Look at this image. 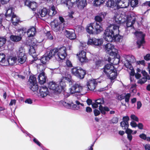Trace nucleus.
Here are the masks:
<instances>
[{
  "mask_svg": "<svg viewBox=\"0 0 150 150\" xmlns=\"http://www.w3.org/2000/svg\"><path fill=\"white\" fill-rule=\"evenodd\" d=\"M126 62L125 65L126 68L130 70L133 69L131 64L134 63L136 61L134 56L132 55H127L125 56Z\"/></svg>",
  "mask_w": 150,
  "mask_h": 150,
  "instance_id": "10",
  "label": "nucleus"
},
{
  "mask_svg": "<svg viewBox=\"0 0 150 150\" xmlns=\"http://www.w3.org/2000/svg\"><path fill=\"white\" fill-rule=\"evenodd\" d=\"M33 142L38 145L39 146H41V143L39 141L36 139L35 137H34L33 139Z\"/></svg>",
  "mask_w": 150,
  "mask_h": 150,
  "instance_id": "53",
  "label": "nucleus"
},
{
  "mask_svg": "<svg viewBox=\"0 0 150 150\" xmlns=\"http://www.w3.org/2000/svg\"><path fill=\"white\" fill-rule=\"evenodd\" d=\"M79 61L81 63L86 62L88 61V59L86 57H82L81 55L79 56Z\"/></svg>",
  "mask_w": 150,
  "mask_h": 150,
  "instance_id": "43",
  "label": "nucleus"
},
{
  "mask_svg": "<svg viewBox=\"0 0 150 150\" xmlns=\"http://www.w3.org/2000/svg\"><path fill=\"white\" fill-rule=\"evenodd\" d=\"M17 60V58L16 57H10L6 60V64H7L8 63L9 64L13 65L16 62Z\"/></svg>",
  "mask_w": 150,
  "mask_h": 150,
  "instance_id": "30",
  "label": "nucleus"
},
{
  "mask_svg": "<svg viewBox=\"0 0 150 150\" xmlns=\"http://www.w3.org/2000/svg\"><path fill=\"white\" fill-rule=\"evenodd\" d=\"M21 130L22 131V132L24 133L25 134L26 136H28L30 138V140H31L32 138V137H33L34 138L33 136L32 135L30 134L27 131H25V130H24L23 128H21Z\"/></svg>",
  "mask_w": 150,
  "mask_h": 150,
  "instance_id": "44",
  "label": "nucleus"
},
{
  "mask_svg": "<svg viewBox=\"0 0 150 150\" xmlns=\"http://www.w3.org/2000/svg\"><path fill=\"white\" fill-rule=\"evenodd\" d=\"M58 86V84L53 81L50 82L48 84L49 88L57 93H59L57 90Z\"/></svg>",
  "mask_w": 150,
  "mask_h": 150,
  "instance_id": "26",
  "label": "nucleus"
},
{
  "mask_svg": "<svg viewBox=\"0 0 150 150\" xmlns=\"http://www.w3.org/2000/svg\"><path fill=\"white\" fill-rule=\"evenodd\" d=\"M142 73L143 76L141 79H140L138 81V83L142 84L145 83L147 80H150V76L145 71H142Z\"/></svg>",
  "mask_w": 150,
  "mask_h": 150,
  "instance_id": "19",
  "label": "nucleus"
},
{
  "mask_svg": "<svg viewBox=\"0 0 150 150\" xmlns=\"http://www.w3.org/2000/svg\"><path fill=\"white\" fill-rule=\"evenodd\" d=\"M115 1L116 2H115L114 1H108L106 3L107 6L108 7L113 8L114 10L116 9L118 6L117 4L120 3L121 1Z\"/></svg>",
  "mask_w": 150,
  "mask_h": 150,
  "instance_id": "23",
  "label": "nucleus"
},
{
  "mask_svg": "<svg viewBox=\"0 0 150 150\" xmlns=\"http://www.w3.org/2000/svg\"><path fill=\"white\" fill-rule=\"evenodd\" d=\"M25 102L28 104H31L33 103V101L31 99L28 98L25 100Z\"/></svg>",
  "mask_w": 150,
  "mask_h": 150,
  "instance_id": "60",
  "label": "nucleus"
},
{
  "mask_svg": "<svg viewBox=\"0 0 150 150\" xmlns=\"http://www.w3.org/2000/svg\"><path fill=\"white\" fill-rule=\"evenodd\" d=\"M58 48L56 47L49 51H48L47 52V55H44L42 57L46 58V60L47 61L54 56L56 58L58 52Z\"/></svg>",
  "mask_w": 150,
  "mask_h": 150,
  "instance_id": "14",
  "label": "nucleus"
},
{
  "mask_svg": "<svg viewBox=\"0 0 150 150\" xmlns=\"http://www.w3.org/2000/svg\"><path fill=\"white\" fill-rule=\"evenodd\" d=\"M17 57L18 61L21 64L25 62L27 58L26 54L25 53L24 49L22 47L19 48L17 52Z\"/></svg>",
  "mask_w": 150,
  "mask_h": 150,
  "instance_id": "8",
  "label": "nucleus"
},
{
  "mask_svg": "<svg viewBox=\"0 0 150 150\" xmlns=\"http://www.w3.org/2000/svg\"><path fill=\"white\" fill-rule=\"evenodd\" d=\"M113 21L115 24H110L105 30L104 33L105 36L104 39L108 42H120L123 37L119 35V28L121 23V21L114 17Z\"/></svg>",
  "mask_w": 150,
  "mask_h": 150,
  "instance_id": "1",
  "label": "nucleus"
},
{
  "mask_svg": "<svg viewBox=\"0 0 150 150\" xmlns=\"http://www.w3.org/2000/svg\"><path fill=\"white\" fill-rule=\"evenodd\" d=\"M130 118L136 122H138L139 121V120L138 118L134 114H132L131 115Z\"/></svg>",
  "mask_w": 150,
  "mask_h": 150,
  "instance_id": "48",
  "label": "nucleus"
},
{
  "mask_svg": "<svg viewBox=\"0 0 150 150\" xmlns=\"http://www.w3.org/2000/svg\"><path fill=\"white\" fill-rule=\"evenodd\" d=\"M13 8L10 5L9 7H8V9H6V12L5 14L6 17H11L12 14L13 13Z\"/></svg>",
  "mask_w": 150,
  "mask_h": 150,
  "instance_id": "36",
  "label": "nucleus"
},
{
  "mask_svg": "<svg viewBox=\"0 0 150 150\" xmlns=\"http://www.w3.org/2000/svg\"><path fill=\"white\" fill-rule=\"evenodd\" d=\"M71 72L73 75L81 79H83L86 74L85 70L79 67H74L71 69Z\"/></svg>",
  "mask_w": 150,
  "mask_h": 150,
  "instance_id": "4",
  "label": "nucleus"
},
{
  "mask_svg": "<svg viewBox=\"0 0 150 150\" xmlns=\"http://www.w3.org/2000/svg\"><path fill=\"white\" fill-rule=\"evenodd\" d=\"M63 79L59 81L58 84V93H60L63 89H64V87L66 86L65 83L63 81Z\"/></svg>",
  "mask_w": 150,
  "mask_h": 150,
  "instance_id": "32",
  "label": "nucleus"
},
{
  "mask_svg": "<svg viewBox=\"0 0 150 150\" xmlns=\"http://www.w3.org/2000/svg\"><path fill=\"white\" fill-rule=\"evenodd\" d=\"M63 104L64 106L66 108H71V104L69 103H66L65 102H64L63 103Z\"/></svg>",
  "mask_w": 150,
  "mask_h": 150,
  "instance_id": "54",
  "label": "nucleus"
},
{
  "mask_svg": "<svg viewBox=\"0 0 150 150\" xmlns=\"http://www.w3.org/2000/svg\"><path fill=\"white\" fill-rule=\"evenodd\" d=\"M28 84L29 88L33 92L36 91L39 88L37 83L36 78L34 76H31L29 77L28 82Z\"/></svg>",
  "mask_w": 150,
  "mask_h": 150,
  "instance_id": "6",
  "label": "nucleus"
},
{
  "mask_svg": "<svg viewBox=\"0 0 150 150\" xmlns=\"http://www.w3.org/2000/svg\"><path fill=\"white\" fill-rule=\"evenodd\" d=\"M59 22L60 24H62L63 26H64L65 21L64 18L62 16H59Z\"/></svg>",
  "mask_w": 150,
  "mask_h": 150,
  "instance_id": "51",
  "label": "nucleus"
},
{
  "mask_svg": "<svg viewBox=\"0 0 150 150\" xmlns=\"http://www.w3.org/2000/svg\"><path fill=\"white\" fill-rule=\"evenodd\" d=\"M97 85V82L96 80H91L88 81L86 84L88 89L91 91H93Z\"/></svg>",
  "mask_w": 150,
  "mask_h": 150,
  "instance_id": "20",
  "label": "nucleus"
},
{
  "mask_svg": "<svg viewBox=\"0 0 150 150\" xmlns=\"http://www.w3.org/2000/svg\"><path fill=\"white\" fill-rule=\"evenodd\" d=\"M6 40L5 38L0 37V48L5 43Z\"/></svg>",
  "mask_w": 150,
  "mask_h": 150,
  "instance_id": "45",
  "label": "nucleus"
},
{
  "mask_svg": "<svg viewBox=\"0 0 150 150\" xmlns=\"http://www.w3.org/2000/svg\"><path fill=\"white\" fill-rule=\"evenodd\" d=\"M118 120V119L117 117H114L112 120V122L113 123H117Z\"/></svg>",
  "mask_w": 150,
  "mask_h": 150,
  "instance_id": "58",
  "label": "nucleus"
},
{
  "mask_svg": "<svg viewBox=\"0 0 150 150\" xmlns=\"http://www.w3.org/2000/svg\"><path fill=\"white\" fill-rule=\"evenodd\" d=\"M130 125L133 127H137V124L134 121H132L131 122Z\"/></svg>",
  "mask_w": 150,
  "mask_h": 150,
  "instance_id": "63",
  "label": "nucleus"
},
{
  "mask_svg": "<svg viewBox=\"0 0 150 150\" xmlns=\"http://www.w3.org/2000/svg\"><path fill=\"white\" fill-rule=\"evenodd\" d=\"M37 48L36 49V53H39L41 52V49L42 47L40 45H36Z\"/></svg>",
  "mask_w": 150,
  "mask_h": 150,
  "instance_id": "56",
  "label": "nucleus"
},
{
  "mask_svg": "<svg viewBox=\"0 0 150 150\" xmlns=\"http://www.w3.org/2000/svg\"><path fill=\"white\" fill-rule=\"evenodd\" d=\"M25 6L31 8L33 11H35L36 8L37 7V4L35 1H24Z\"/></svg>",
  "mask_w": 150,
  "mask_h": 150,
  "instance_id": "22",
  "label": "nucleus"
},
{
  "mask_svg": "<svg viewBox=\"0 0 150 150\" xmlns=\"http://www.w3.org/2000/svg\"><path fill=\"white\" fill-rule=\"evenodd\" d=\"M102 64V62L100 60L96 61L95 63L96 68H98L99 67L101 66Z\"/></svg>",
  "mask_w": 150,
  "mask_h": 150,
  "instance_id": "52",
  "label": "nucleus"
},
{
  "mask_svg": "<svg viewBox=\"0 0 150 150\" xmlns=\"http://www.w3.org/2000/svg\"><path fill=\"white\" fill-rule=\"evenodd\" d=\"M94 1L93 5L95 6H99L101 4H103L105 1Z\"/></svg>",
  "mask_w": 150,
  "mask_h": 150,
  "instance_id": "42",
  "label": "nucleus"
},
{
  "mask_svg": "<svg viewBox=\"0 0 150 150\" xmlns=\"http://www.w3.org/2000/svg\"><path fill=\"white\" fill-rule=\"evenodd\" d=\"M48 13V11L45 8L41 9L38 13V15H40L42 17H43Z\"/></svg>",
  "mask_w": 150,
  "mask_h": 150,
  "instance_id": "37",
  "label": "nucleus"
},
{
  "mask_svg": "<svg viewBox=\"0 0 150 150\" xmlns=\"http://www.w3.org/2000/svg\"><path fill=\"white\" fill-rule=\"evenodd\" d=\"M103 39H96L95 38H92L89 39L87 42L88 45H91L100 47L103 42Z\"/></svg>",
  "mask_w": 150,
  "mask_h": 150,
  "instance_id": "12",
  "label": "nucleus"
},
{
  "mask_svg": "<svg viewBox=\"0 0 150 150\" xmlns=\"http://www.w3.org/2000/svg\"><path fill=\"white\" fill-rule=\"evenodd\" d=\"M85 87H83L81 85L77 83L72 84L71 87L69 88L70 93L71 94L75 93H79Z\"/></svg>",
  "mask_w": 150,
  "mask_h": 150,
  "instance_id": "9",
  "label": "nucleus"
},
{
  "mask_svg": "<svg viewBox=\"0 0 150 150\" xmlns=\"http://www.w3.org/2000/svg\"><path fill=\"white\" fill-rule=\"evenodd\" d=\"M95 102L100 105H103L104 104L105 101L104 98H99L95 100Z\"/></svg>",
  "mask_w": 150,
  "mask_h": 150,
  "instance_id": "40",
  "label": "nucleus"
},
{
  "mask_svg": "<svg viewBox=\"0 0 150 150\" xmlns=\"http://www.w3.org/2000/svg\"><path fill=\"white\" fill-rule=\"evenodd\" d=\"M7 112V111L4 107L0 106V113L4 115Z\"/></svg>",
  "mask_w": 150,
  "mask_h": 150,
  "instance_id": "50",
  "label": "nucleus"
},
{
  "mask_svg": "<svg viewBox=\"0 0 150 150\" xmlns=\"http://www.w3.org/2000/svg\"><path fill=\"white\" fill-rule=\"evenodd\" d=\"M125 129H126L125 133L127 134V135L129 134H131L132 132V130L129 129L128 128H126Z\"/></svg>",
  "mask_w": 150,
  "mask_h": 150,
  "instance_id": "61",
  "label": "nucleus"
},
{
  "mask_svg": "<svg viewBox=\"0 0 150 150\" xmlns=\"http://www.w3.org/2000/svg\"><path fill=\"white\" fill-rule=\"evenodd\" d=\"M105 12L100 13L95 17V22L87 25L86 28L87 32L89 34H98L103 30L101 22L106 15Z\"/></svg>",
  "mask_w": 150,
  "mask_h": 150,
  "instance_id": "2",
  "label": "nucleus"
},
{
  "mask_svg": "<svg viewBox=\"0 0 150 150\" xmlns=\"http://www.w3.org/2000/svg\"><path fill=\"white\" fill-rule=\"evenodd\" d=\"M114 46L111 43H108L104 46V49L106 52L110 56L116 57L118 59L119 56L117 54V50L114 48ZM119 60V59H118Z\"/></svg>",
  "mask_w": 150,
  "mask_h": 150,
  "instance_id": "5",
  "label": "nucleus"
},
{
  "mask_svg": "<svg viewBox=\"0 0 150 150\" xmlns=\"http://www.w3.org/2000/svg\"><path fill=\"white\" fill-rule=\"evenodd\" d=\"M93 112L94 115L95 116H97L99 115L100 113V111L96 109H95L94 110Z\"/></svg>",
  "mask_w": 150,
  "mask_h": 150,
  "instance_id": "57",
  "label": "nucleus"
},
{
  "mask_svg": "<svg viewBox=\"0 0 150 150\" xmlns=\"http://www.w3.org/2000/svg\"><path fill=\"white\" fill-rule=\"evenodd\" d=\"M46 36L47 39L50 40H53V37L52 35L50 33V32L49 31L47 32L46 34Z\"/></svg>",
  "mask_w": 150,
  "mask_h": 150,
  "instance_id": "49",
  "label": "nucleus"
},
{
  "mask_svg": "<svg viewBox=\"0 0 150 150\" xmlns=\"http://www.w3.org/2000/svg\"><path fill=\"white\" fill-rule=\"evenodd\" d=\"M57 13L55 7L54 6H52L48 11L47 14L51 17L55 15Z\"/></svg>",
  "mask_w": 150,
  "mask_h": 150,
  "instance_id": "31",
  "label": "nucleus"
},
{
  "mask_svg": "<svg viewBox=\"0 0 150 150\" xmlns=\"http://www.w3.org/2000/svg\"><path fill=\"white\" fill-rule=\"evenodd\" d=\"M49 92L48 88L45 86H42L39 89V96L42 98H44L49 94Z\"/></svg>",
  "mask_w": 150,
  "mask_h": 150,
  "instance_id": "21",
  "label": "nucleus"
},
{
  "mask_svg": "<svg viewBox=\"0 0 150 150\" xmlns=\"http://www.w3.org/2000/svg\"><path fill=\"white\" fill-rule=\"evenodd\" d=\"M134 35L137 39V47L138 48H140L145 43L144 40L145 35L142 32L138 31L135 32L134 33Z\"/></svg>",
  "mask_w": 150,
  "mask_h": 150,
  "instance_id": "7",
  "label": "nucleus"
},
{
  "mask_svg": "<svg viewBox=\"0 0 150 150\" xmlns=\"http://www.w3.org/2000/svg\"><path fill=\"white\" fill-rule=\"evenodd\" d=\"M130 1V5L132 7L134 8L138 6L139 1H129V2Z\"/></svg>",
  "mask_w": 150,
  "mask_h": 150,
  "instance_id": "41",
  "label": "nucleus"
},
{
  "mask_svg": "<svg viewBox=\"0 0 150 150\" xmlns=\"http://www.w3.org/2000/svg\"><path fill=\"white\" fill-rule=\"evenodd\" d=\"M144 59L146 61H149L150 60V54H147L145 56H144Z\"/></svg>",
  "mask_w": 150,
  "mask_h": 150,
  "instance_id": "59",
  "label": "nucleus"
},
{
  "mask_svg": "<svg viewBox=\"0 0 150 150\" xmlns=\"http://www.w3.org/2000/svg\"><path fill=\"white\" fill-rule=\"evenodd\" d=\"M71 1H61L64 6L67 7L69 9H71L73 6L76 5L79 9H83L87 5L86 1H76L74 2Z\"/></svg>",
  "mask_w": 150,
  "mask_h": 150,
  "instance_id": "3",
  "label": "nucleus"
},
{
  "mask_svg": "<svg viewBox=\"0 0 150 150\" xmlns=\"http://www.w3.org/2000/svg\"><path fill=\"white\" fill-rule=\"evenodd\" d=\"M75 103L76 104H74L73 103H71V105L74 108H76L78 106V108H80L81 106H83L84 105L83 103H80V102L78 100L76 101Z\"/></svg>",
  "mask_w": 150,
  "mask_h": 150,
  "instance_id": "39",
  "label": "nucleus"
},
{
  "mask_svg": "<svg viewBox=\"0 0 150 150\" xmlns=\"http://www.w3.org/2000/svg\"><path fill=\"white\" fill-rule=\"evenodd\" d=\"M144 147L145 150H150V144H146Z\"/></svg>",
  "mask_w": 150,
  "mask_h": 150,
  "instance_id": "64",
  "label": "nucleus"
},
{
  "mask_svg": "<svg viewBox=\"0 0 150 150\" xmlns=\"http://www.w3.org/2000/svg\"><path fill=\"white\" fill-rule=\"evenodd\" d=\"M131 95L130 93H127L125 96V101L126 103H128L129 100Z\"/></svg>",
  "mask_w": 150,
  "mask_h": 150,
  "instance_id": "46",
  "label": "nucleus"
},
{
  "mask_svg": "<svg viewBox=\"0 0 150 150\" xmlns=\"http://www.w3.org/2000/svg\"><path fill=\"white\" fill-rule=\"evenodd\" d=\"M115 68L114 66L112 64H109L105 65L103 69L102 70H103V74L105 75H108L109 72L112 71Z\"/></svg>",
  "mask_w": 150,
  "mask_h": 150,
  "instance_id": "18",
  "label": "nucleus"
},
{
  "mask_svg": "<svg viewBox=\"0 0 150 150\" xmlns=\"http://www.w3.org/2000/svg\"><path fill=\"white\" fill-rule=\"evenodd\" d=\"M123 121L120 123V126L123 129H126L129 127L128 121L129 120V117L128 116H124L123 117Z\"/></svg>",
  "mask_w": 150,
  "mask_h": 150,
  "instance_id": "24",
  "label": "nucleus"
},
{
  "mask_svg": "<svg viewBox=\"0 0 150 150\" xmlns=\"http://www.w3.org/2000/svg\"><path fill=\"white\" fill-rule=\"evenodd\" d=\"M47 79L44 72H40L38 76V79L39 83L42 84L45 83Z\"/></svg>",
  "mask_w": 150,
  "mask_h": 150,
  "instance_id": "27",
  "label": "nucleus"
},
{
  "mask_svg": "<svg viewBox=\"0 0 150 150\" xmlns=\"http://www.w3.org/2000/svg\"><path fill=\"white\" fill-rule=\"evenodd\" d=\"M112 71H111V72L108 73V75H106L108 77V78L110 79L111 80H113L115 79L117 76V71L115 68H114Z\"/></svg>",
  "mask_w": 150,
  "mask_h": 150,
  "instance_id": "28",
  "label": "nucleus"
},
{
  "mask_svg": "<svg viewBox=\"0 0 150 150\" xmlns=\"http://www.w3.org/2000/svg\"><path fill=\"white\" fill-rule=\"evenodd\" d=\"M86 52L84 50H82L81 51V52L79 53V55H81L82 57H86Z\"/></svg>",
  "mask_w": 150,
  "mask_h": 150,
  "instance_id": "62",
  "label": "nucleus"
},
{
  "mask_svg": "<svg viewBox=\"0 0 150 150\" xmlns=\"http://www.w3.org/2000/svg\"><path fill=\"white\" fill-rule=\"evenodd\" d=\"M6 55L3 53H0V64L3 66L6 65Z\"/></svg>",
  "mask_w": 150,
  "mask_h": 150,
  "instance_id": "34",
  "label": "nucleus"
},
{
  "mask_svg": "<svg viewBox=\"0 0 150 150\" xmlns=\"http://www.w3.org/2000/svg\"><path fill=\"white\" fill-rule=\"evenodd\" d=\"M18 31L22 32V33H23V32L24 34L26 33L28 37L32 38L34 37L35 35L36 30L35 28L34 27H32L28 29L26 32L24 31L23 28L19 29Z\"/></svg>",
  "mask_w": 150,
  "mask_h": 150,
  "instance_id": "16",
  "label": "nucleus"
},
{
  "mask_svg": "<svg viewBox=\"0 0 150 150\" xmlns=\"http://www.w3.org/2000/svg\"><path fill=\"white\" fill-rule=\"evenodd\" d=\"M52 73L54 74H59L60 72V69L59 68L54 69H51Z\"/></svg>",
  "mask_w": 150,
  "mask_h": 150,
  "instance_id": "47",
  "label": "nucleus"
},
{
  "mask_svg": "<svg viewBox=\"0 0 150 150\" xmlns=\"http://www.w3.org/2000/svg\"><path fill=\"white\" fill-rule=\"evenodd\" d=\"M64 26L60 24L59 21L57 20H54L53 21L52 24V30L55 32L63 30Z\"/></svg>",
  "mask_w": 150,
  "mask_h": 150,
  "instance_id": "15",
  "label": "nucleus"
},
{
  "mask_svg": "<svg viewBox=\"0 0 150 150\" xmlns=\"http://www.w3.org/2000/svg\"><path fill=\"white\" fill-rule=\"evenodd\" d=\"M136 21V17L133 14L128 16L127 18L126 21V27L128 28L132 27L134 23Z\"/></svg>",
  "mask_w": 150,
  "mask_h": 150,
  "instance_id": "17",
  "label": "nucleus"
},
{
  "mask_svg": "<svg viewBox=\"0 0 150 150\" xmlns=\"http://www.w3.org/2000/svg\"><path fill=\"white\" fill-rule=\"evenodd\" d=\"M10 38L11 40L13 42H18L21 40L22 37L20 36L12 35L10 36Z\"/></svg>",
  "mask_w": 150,
  "mask_h": 150,
  "instance_id": "35",
  "label": "nucleus"
},
{
  "mask_svg": "<svg viewBox=\"0 0 150 150\" xmlns=\"http://www.w3.org/2000/svg\"><path fill=\"white\" fill-rule=\"evenodd\" d=\"M11 22L13 25L16 26L17 25L19 22L20 21V18L19 17L16 16V15L13 13L11 16Z\"/></svg>",
  "mask_w": 150,
  "mask_h": 150,
  "instance_id": "29",
  "label": "nucleus"
},
{
  "mask_svg": "<svg viewBox=\"0 0 150 150\" xmlns=\"http://www.w3.org/2000/svg\"><path fill=\"white\" fill-rule=\"evenodd\" d=\"M46 58L41 57L40 59H39L38 61L40 62V63L37 64V67L38 71L41 72H44V70L46 67V62L47 60H46Z\"/></svg>",
  "mask_w": 150,
  "mask_h": 150,
  "instance_id": "13",
  "label": "nucleus"
},
{
  "mask_svg": "<svg viewBox=\"0 0 150 150\" xmlns=\"http://www.w3.org/2000/svg\"><path fill=\"white\" fill-rule=\"evenodd\" d=\"M58 52L56 56V58L59 59L60 60L64 59L66 57L67 54L66 52V48L64 46L59 48L57 47Z\"/></svg>",
  "mask_w": 150,
  "mask_h": 150,
  "instance_id": "11",
  "label": "nucleus"
},
{
  "mask_svg": "<svg viewBox=\"0 0 150 150\" xmlns=\"http://www.w3.org/2000/svg\"><path fill=\"white\" fill-rule=\"evenodd\" d=\"M99 109L100 112L103 115H105L106 114V111L108 112L110 111L109 108L107 106H103L102 105H100Z\"/></svg>",
  "mask_w": 150,
  "mask_h": 150,
  "instance_id": "33",
  "label": "nucleus"
},
{
  "mask_svg": "<svg viewBox=\"0 0 150 150\" xmlns=\"http://www.w3.org/2000/svg\"><path fill=\"white\" fill-rule=\"evenodd\" d=\"M139 136L141 139L144 140H147V137L145 134L144 133H142L141 134H140Z\"/></svg>",
  "mask_w": 150,
  "mask_h": 150,
  "instance_id": "55",
  "label": "nucleus"
},
{
  "mask_svg": "<svg viewBox=\"0 0 150 150\" xmlns=\"http://www.w3.org/2000/svg\"><path fill=\"white\" fill-rule=\"evenodd\" d=\"M64 33L66 36L70 40H74L76 38V35L74 30L71 31L65 30Z\"/></svg>",
  "mask_w": 150,
  "mask_h": 150,
  "instance_id": "25",
  "label": "nucleus"
},
{
  "mask_svg": "<svg viewBox=\"0 0 150 150\" xmlns=\"http://www.w3.org/2000/svg\"><path fill=\"white\" fill-rule=\"evenodd\" d=\"M36 48H37L36 45L30 46L29 50V54L33 55V54H35L36 53Z\"/></svg>",
  "mask_w": 150,
  "mask_h": 150,
  "instance_id": "38",
  "label": "nucleus"
}]
</instances>
